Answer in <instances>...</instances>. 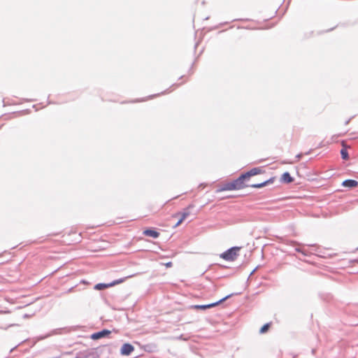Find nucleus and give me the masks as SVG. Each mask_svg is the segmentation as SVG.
I'll use <instances>...</instances> for the list:
<instances>
[{"mask_svg":"<svg viewBox=\"0 0 358 358\" xmlns=\"http://www.w3.org/2000/svg\"><path fill=\"white\" fill-rule=\"evenodd\" d=\"M245 178L243 174L241 173L236 179L223 184L218 189L220 192L222 191H231V190H239L245 187H248V185L245 184Z\"/></svg>","mask_w":358,"mask_h":358,"instance_id":"f257e3e1","label":"nucleus"},{"mask_svg":"<svg viewBox=\"0 0 358 358\" xmlns=\"http://www.w3.org/2000/svg\"><path fill=\"white\" fill-rule=\"evenodd\" d=\"M241 247L238 246H234L226 251L223 252L220 255V258L228 261V262H233L236 259V258L238 257L239 254L238 252L241 250Z\"/></svg>","mask_w":358,"mask_h":358,"instance_id":"f03ea898","label":"nucleus"},{"mask_svg":"<svg viewBox=\"0 0 358 358\" xmlns=\"http://www.w3.org/2000/svg\"><path fill=\"white\" fill-rule=\"evenodd\" d=\"M111 334V331L108 329H103L99 331H97V332H95V333H93L91 336H90V338L92 339V340H98V339H100V338H105V337H107L110 334Z\"/></svg>","mask_w":358,"mask_h":358,"instance_id":"7ed1b4c3","label":"nucleus"},{"mask_svg":"<svg viewBox=\"0 0 358 358\" xmlns=\"http://www.w3.org/2000/svg\"><path fill=\"white\" fill-rule=\"evenodd\" d=\"M134 350V347L131 344L126 343L122 345L120 349V354L123 356H129Z\"/></svg>","mask_w":358,"mask_h":358,"instance_id":"20e7f679","label":"nucleus"},{"mask_svg":"<svg viewBox=\"0 0 358 358\" xmlns=\"http://www.w3.org/2000/svg\"><path fill=\"white\" fill-rule=\"evenodd\" d=\"M262 173V170L259 167H255L250 171L243 173L246 180H249L250 177L260 174Z\"/></svg>","mask_w":358,"mask_h":358,"instance_id":"39448f33","label":"nucleus"},{"mask_svg":"<svg viewBox=\"0 0 358 358\" xmlns=\"http://www.w3.org/2000/svg\"><path fill=\"white\" fill-rule=\"evenodd\" d=\"M143 234L145 236H150L154 238H157L159 236V233L152 228H148L143 231Z\"/></svg>","mask_w":358,"mask_h":358,"instance_id":"423d86ee","label":"nucleus"},{"mask_svg":"<svg viewBox=\"0 0 358 358\" xmlns=\"http://www.w3.org/2000/svg\"><path fill=\"white\" fill-rule=\"evenodd\" d=\"M342 186L344 187L354 188L358 186V182L352 179H347L343 181Z\"/></svg>","mask_w":358,"mask_h":358,"instance_id":"0eeeda50","label":"nucleus"},{"mask_svg":"<svg viewBox=\"0 0 358 358\" xmlns=\"http://www.w3.org/2000/svg\"><path fill=\"white\" fill-rule=\"evenodd\" d=\"M294 180L289 172H285L281 176L280 181L285 184H289Z\"/></svg>","mask_w":358,"mask_h":358,"instance_id":"6e6552de","label":"nucleus"},{"mask_svg":"<svg viewBox=\"0 0 358 358\" xmlns=\"http://www.w3.org/2000/svg\"><path fill=\"white\" fill-rule=\"evenodd\" d=\"M239 293H231L230 294H228L226 296L223 297L222 299H220L219 301H215V302H213V303H211V307L213 308V307H215L220 304H221L222 303H223L224 301H225L227 299H229L230 297H231L232 296L234 295H236V294H238Z\"/></svg>","mask_w":358,"mask_h":358,"instance_id":"1a4fd4ad","label":"nucleus"},{"mask_svg":"<svg viewBox=\"0 0 358 358\" xmlns=\"http://www.w3.org/2000/svg\"><path fill=\"white\" fill-rule=\"evenodd\" d=\"M193 207V204H189L186 208L184 209V211L182 212L180 216L182 220H185V219L187 218L190 215L189 209L192 208Z\"/></svg>","mask_w":358,"mask_h":358,"instance_id":"9d476101","label":"nucleus"},{"mask_svg":"<svg viewBox=\"0 0 358 358\" xmlns=\"http://www.w3.org/2000/svg\"><path fill=\"white\" fill-rule=\"evenodd\" d=\"M110 287V283H98L94 285V289L102 290L106 288Z\"/></svg>","mask_w":358,"mask_h":358,"instance_id":"9b49d317","label":"nucleus"},{"mask_svg":"<svg viewBox=\"0 0 358 358\" xmlns=\"http://www.w3.org/2000/svg\"><path fill=\"white\" fill-rule=\"evenodd\" d=\"M210 308H212L210 303L203 304V305H194V306H192V308H194V309L206 310V309Z\"/></svg>","mask_w":358,"mask_h":358,"instance_id":"f8f14e48","label":"nucleus"},{"mask_svg":"<svg viewBox=\"0 0 358 358\" xmlns=\"http://www.w3.org/2000/svg\"><path fill=\"white\" fill-rule=\"evenodd\" d=\"M341 155L343 159L347 160L349 159V154L346 148H343L341 150Z\"/></svg>","mask_w":358,"mask_h":358,"instance_id":"ddd939ff","label":"nucleus"},{"mask_svg":"<svg viewBox=\"0 0 358 358\" xmlns=\"http://www.w3.org/2000/svg\"><path fill=\"white\" fill-rule=\"evenodd\" d=\"M271 327V323H266L264 324L259 329V333L260 334H264L266 333L268 329L270 328Z\"/></svg>","mask_w":358,"mask_h":358,"instance_id":"4468645a","label":"nucleus"},{"mask_svg":"<svg viewBox=\"0 0 358 358\" xmlns=\"http://www.w3.org/2000/svg\"><path fill=\"white\" fill-rule=\"evenodd\" d=\"M264 185V181L262 182H259V183L248 185V187H252V188H262V187H265V185Z\"/></svg>","mask_w":358,"mask_h":358,"instance_id":"2eb2a0df","label":"nucleus"},{"mask_svg":"<svg viewBox=\"0 0 358 358\" xmlns=\"http://www.w3.org/2000/svg\"><path fill=\"white\" fill-rule=\"evenodd\" d=\"M124 278H120V279H117V280H115L113 282H110V287L116 285L117 284H120V283L124 282Z\"/></svg>","mask_w":358,"mask_h":358,"instance_id":"dca6fc26","label":"nucleus"},{"mask_svg":"<svg viewBox=\"0 0 358 358\" xmlns=\"http://www.w3.org/2000/svg\"><path fill=\"white\" fill-rule=\"evenodd\" d=\"M169 92H170V91L169 90H166L162 92L161 93L153 94V95H150V96H148V98L149 99H152L153 97H156L157 96H159L160 94H168Z\"/></svg>","mask_w":358,"mask_h":358,"instance_id":"f3484780","label":"nucleus"},{"mask_svg":"<svg viewBox=\"0 0 358 358\" xmlns=\"http://www.w3.org/2000/svg\"><path fill=\"white\" fill-rule=\"evenodd\" d=\"M273 181H274V178H273V177H272V178H270L269 179H268V180H266L264 181V185H263L266 186L267 185H269V184L273 183Z\"/></svg>","mask_w":358,"mask_h":358,"instance_id":"a211bd4d","label":"nucleus"},{"mask_svg":"<svg viewBox=\"0 0 358 358\" xmlns=\"http://www.w3.org/2000/svg\"><path fill=\"white\" fill-rule=\"evenodd\" d=\"M295 251L302 253L304 256H307V252L301 250L300 248H296Z\"/></svg>","mask_w":358,"mask_h":358,"instance_id":"6ab92c4d","label":"nucleus"},{"mask_svg":"<svg viewBox=\"0 0 358 358\" xmlns=\"http://www.w3.org/2000/svg\"><path fill=\"white\" fill-rule=\"evenodd\" d=\"M183 221H184V220H182V218L180 217V219L178 220L177 223L175 224V227L179 226Z\"/></svg>","mask_w":358,"mask_h":358,"instance_id":"aec40b11","label":"nucleus"},{"mask_svg":"<svg viewBox=\"0 0 358 358\" xmlns=\"http://www.w3.org/2000/svg\"><path fill=\"white\" fill-rule=\"evenodd\" d=\"M173 265L172 262H169L167 263H165L164 264V266L166 267V268H170Z\"/></svg>","mask_w":358,"mask_h":358,"instance_id":"412c9836","label":"nucleus"},{"mask_svg":"<svg viewBox=\"0 0 358 358\" xmlns=\"http://www.w3.org/2000/svg\"><path fill=\"white\" fill-rule=\"evenodd\" d=\"M302 155H303L302 153H299V154L296 155V158L297 159V160H299L301 158Z\"/></svg>","mask_w":358,"mask_h":358,"instance_id":"4be33fe9","label":"nucleus"},{"mask_svg":"<svg viewBox=\"0 0 358 358\" xmlns=\"http://www.w3.org/2000/svg\"><path fill=\"white\" fill-rule=\"evenodd\" d=\"M73 289H74V287H72L69 288L65 293H66V294L70 293V292H73Z\"/></svg>","mask_w":358,"mask_h":358,"instance_id":"5701e85b","label":"nucleus"},{"mask_svg":"<svg viewBox=\"0 0 358 358\" xmlns=\"http://www.w3.org/2000/svg\"><path fill=\"white\" fill-rule=\"evenodd\" d=\"M257 268H258V266H257L255 269H253V271L250 273V276L252 275V274H254V273L257 271Z\"/></svg>","mask_w":358,"mask_h":358,"instance_id":"b1692460","label":"nucleus"},{"mask_svg":"<svg viewBox=\"0 0 358 358\" xmlns=\"http://www.w3.org/2000/svg\"><path fill=\"white\" fill-rule=\"evenodd\" d=\"M351 118H350L349 120H346L345 122V124L347 125L348 124V123L350 122Z\"/></svg>","mask_w":358,"mask_h":358,"instance_id":"393cba45","label":"nucleus"},{"mask_svg":"<svg viewBox=\"0 0 358 358\" xmlns=\"http://www.w3.org/2000/svg\"><path fill=\"white\" fill-rule=\"evenodd\" d=\"M180 84H173L171 87H178Z\"/></svg>","mask_w":358,"mask_h":358,"instance_id":"a878e982","label":"nucleus"},{"mask_svg":"<svg viewBox=\"0 0 358 358\" xmlns=\"http://www.w3.org/2000/svg\"><path fill=\"white\" fill-rule=\"evenodd\" d=\"M227 22L220 23V26H222L223 24H226Z\"/></svg>","mask_w":358,"mask_h":358,"instance_id":"bb28decb","label":"nucleus"},{"mask_svg":"<svg viewBox=\"0 0 358 358\" xmlns=\"http://www.w3.org/2000/svg\"><path fill=\"white\" fill-rule=\"evenodd\" d=\"M179 215H180V213H178L176 214V215H174V217H177V216H178Z\"/></svg>","mask_w":358,"mask_h":358,"instance_id":"cd10ccee","label":"nucleus"},{"mask_svg":"<svg viewBox=\"0 0 358 358\" xmlns=\"http://www.w3.org/2000/svg\"><path fill=\"white\" fill-rule=\"evenodd\" d=\"M355 262H358V260H355Z\"/></svg>","mask_w":358,"mask_h":358,"instance_id":"c85d7f7f","label":"nucleus"},{"mask_svg":"<svg viewBox=\"0 0 358 358\" xmlns=\"http://www.w3.org/2000/svg\"><path fill=\"white\" fill-rule=\"evenodd\" d=\"M357 250H358V247H357Z\"/></svg>","mask_w":358,"mask_h":358,"instance_id":"c756f323","label":"nucleus"},{"mask_svg":"<svg viewBox=\"0 0 358 358\" xmlns=\"http://www.w3.org/2000/svg\"><path fill=\"white\" fill-rule=\"evenodd\" d=\"M357 250H358V247H357Z\"/></svg>","mask_w":358,"mask_h":358,"instance_id":"7c9ffc66","label":"nucleus"}]
</instances>
